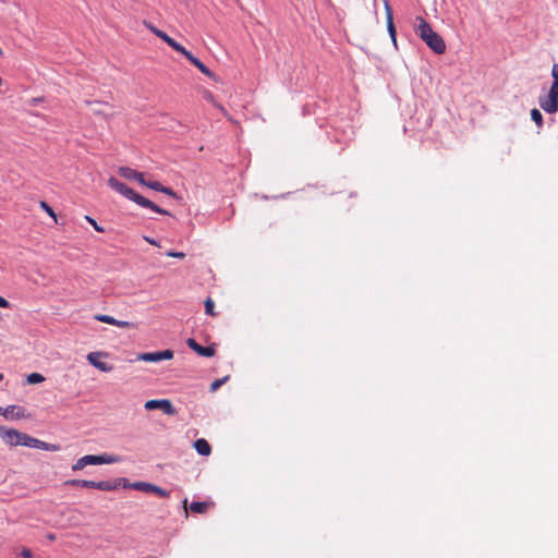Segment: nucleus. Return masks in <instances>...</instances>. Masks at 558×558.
<instances>
[{
    "instance_id": "nucleus-38",
    "label": "nucleus",
    "mask_w": 558,
    "mask_h": 558,
    "mask_svg": "<svg viewBox=\"0 0 558 558\" xmlns=\"http://www.w3.org/2000/svg\"><path fill=\"white\" fill-rule=\"evenodd\" d=\"M23 558H33V554L28 548H23L21 551Z\"/></svg>"
},
{
    "instance_id": "nucleus-41",
    "label": "nucleus",
    "mask_w": 558,
    "mask_h": 558,
    "mask_svg": "<svg viewBox=\"0 0 558 558\" xmlns=\"http://www.w3.org/2000/svg\"><path fill=\"white\" fill-rule=\"evenodd\" d=\"M85 104H86L87 106H97V105H100V102H99V101H90V100H85Z\"/></svg>"
},
{
    "instance_id": "nucleus-39",
    "label": "nucleus",
    "mask_w": 558,
    "mask_h": 558,
    "mask_svg": "<svg viewBox=\"0 0 558 558\" xmlns=\"http://www.w3.org/2000/svg\"><path fill=\"white\" fill-rule=\"evenodd\" d=\"M10 306V303L2 296H0V307L7 308Z\"/></svg>"
},
{
    "instance_id": "nucleus-42",
    "label": "nucleus",
    "mask_w": 558,
    "mask_h": 558,
    "mask_svg": "<svg viewBox=\"0 0 558 558\" xmlns=\"http://www.w3.org/2000/svg\"><path fill=\"white\" fill-rule=\"evenodd\" d=\"M93 112H94L95 114H97V116H104L102 110H100V109H98V108H94V109H93Z\"/></svg>"
},
{
    "instance_id": "nucleus-35",
    "label": "nucleus",
    "mask_w": 558,
    "mask_h": 558,
    "mask_svg": "<svg viewBox=\"0 0 558 558\" xmlns=\"http://www.w3.org/2000/svg\"><path fill=\"white\" fill-rule=\"evenodd\" d=\"M167 255L169 257H175V258H184L185 254L183 252H168Z\"/></svg>"
},
{
    "instance_id": "nucleus-2",
    "label": "nucleus",
    "mask_w": 558,
    "mask_h": 558,
    "mask_svg": "<svg viewBox=\"0 0 558 558\" xmlns=\"http://www.w3.org/2000/svg\"><path fill=\"white\" fill-rule=\"evenodd\" d=\"M108 185L116 192L120 193L121 195L125 196L128 199L133 201L134 203H136L137 205H140L144 208H149L153 211L161 214V215H167V216L170 215L169 211L160 208L159 206H157L155 203H153L148 198L140 195L133 189L129 187L126 184L119 181L114 177L109 178Z\"/></svg>"
},
{
    "instance_id": "nucleus-22",
    "label": "nucleus",
    "mask_w": 558,
    "mask_h": 558,
    "mask_svg": "<svg viewBox=\"0 0 558 558\" xmlns=\"http://www.w3.org/2000/svg\"><path fill=\"white\" fill-rule=\"evenodd\" d=\"M36 438L25 434V433H22L21 434V438H20V445L21 446H25V447H28V448H34V442H35Z\"/></svg>"
},
{
    "instance_id": "nucleus-44",
    "label": "nucleus",
    "mask_w": 558,
    "mask_h": 558,
    "mask_svg": "<svg viewBox=\"0 0 558 558\" xmlns=\"http://www.w3.org/2000/svg\"><path fill=\"white\" fill-rule=\"evenodd\" d=\"M3 379V374L0 373V381Z\"/></svg>"
},
{
    "instance_id": "nucleus-21",
    "label": "nucleus",
    "mask_w": 558,
    "mask_h": 558,
    "mask_svg": "<svg viewBox=\"0 0 558 558\" xmlns=\"http://www.w3.org/2000/svg\"><path fill=\"white\" fill-rule=\"evenodd\" d=\"M168 46H170L173 50L184 56L186 59L190 58V56L192 54L189 50H186L181 44L177 43L173 38L170 39Z\"/></svg>"
},
{
    "instance_id": "nucleus-26",
    "label": "nucleus",
    "mask_w": 558,
    "mask_h": 558,
    "mask_svg": "<svg viewBox=\"0 0 558 558\" xmlns=\"http://www.w3.org/2000/svg\"><path fill=\"white\" fill-rule=\"evenodd\" d=\"M214 308L215 302L211 300V298H207L205 301V313L210 316H216Z\"/></svg>"
},
{
    "instance_id": "nucleus-1",
    "label": "nucleus",
    "mask_w": 558,
    "mask_h": 558,
    "mask_svg": "<svg viewBox=\"0 0 558 558\" xmlns=\"http://www.w3.org/2000/svg\"><path fill=\"white\" fill-rule=\"evenodd\" d=\"M414 32L435 53L442 54L446 51L442 37L422 16L415 17Z\"/></svg>"
},
{
    "instance_id": "nucleus-36",
    "label": "nucleus",
    "mask_w": 558,
    "mask_h": 558,
    "mask_svg": "<svg viewBox=\"0 0 558 558\" xmlns=\"http://www.w3.org/2000/svg\"><path fill=\"white\" fill-rule=\"evenodd\" d=\"M161 193L169 195L171 197H177V193L172 189L167 186H163V191H161Z\"/></svg>"
},
{
    "instance_id": "nucleus-15",
    "label": "nucleus",
    "mask_w": 558,
    "mask_h": 558,
    "mask_svg": "<svg viewBox=\"0 0 558 558\" xmlns=\"http://www.w3.org/2000/svg\"><path fill=\"white\" fill-rule=\"evenodd\" d=\"M0 414L4 417H24V409L16 405H8L7 408H0Z\"/></svg>"
},
{
    "instance_id": "nucleus-34",
    "label": "nucleus",
    "mask_w": 558,
    "mask_h": 558,
    "mask_svg": "<svg viewBox=\"0 0 558 558\" xmlns=\"http://www.w3.org/2000/svg\"><path fill=\"white\" fill-rule=\"evenodd\" d=\"M34 444H35L34 448H36V449L46 450L48 448V442L43 441V440L37 439V438H36Z\"/></svg>"
},
{
    "instance_id": "nucleus-17",
    "label": "nucleus",
    "mask_w": 558,
    "mask_h": 558,
    "mask_svg": "<svg viewBox=\"0 0 558 558\" xmlns=\"http://www.w3.org/2000/svg\"><path fill=\"white\" fill-rule=\"evenodd\" d=\"M143 25L148 28L154 35H156L158 38L163 40L167 45L170 43L171 37L168 36L163 31L157 28L155 25H153L150 22L144 20Z\"/></svg>"
},
{
    "instance_id": "nucleus-14",
    "label": "nucleus",
    "mask_w": 558,
    "mask_h": 558,
    "mask_svg": "<svg viewBox=\"0 0 558 558\" xmlns=\"http://www.w3.org/2000/svg\"><path fill=\"white\" fill-rule=\"evenodd\" d=\"M100 355H101V353H99V352H92L87 355V360L96 368H98L102 372H110L112 369V366L108 365L107 363L100 362L99 361Z\"/></svg>"
},
{
    "instance_id": "nucleus-3",
    "label": "nucleus",
    "mask_w": 558,
    "mask_h": 558,
    "mask_svg": "<svg viewBox=\"0 0 558 558\" xmlns=\"http://www.w3.org/2000/svg\"><path fill=\"white\" fill-rule=\"evenodd\" d=\"M108 185L116 192L120 193L121 195L125 196L128 199L133 201L134 203H136L137 205H140L144 208H149L153 211L161 214V215H167V216L170 215L169 211L160 208L159 206H157L155 203H153L148 198L140 195L133 189L129 187L126 184L119 181L114 177L109 178Z\"/></svg>"
},
{
    "instance_id": "nucleus-28",
    "label": "nucleus",
    "mask_w": 558,
    "mask_h": 558,
    "mask_svg": "<svg viewBox=\"0 0 558 558\" xmlns=\"http://www.w3.org/2000/svg\"><path fill=\"white\" fill-rule=\"evenodd\" d=\"M229 379V376H225L222 378L216 379L210 385V391H216L219 387H221L227 380Z\"/></svg>"
},
{
    "instance_id": "nucleus-43",
    "label": "nucleus",
    "mask_w": 558,
    "mask_h": 558,
    "mask_svg": "<svg viewBox=\"0 0 558 558\" xmlns=\"http://www.w3.org/2000/svg\"><path fill=\"white\" fill-rule=\"evenodd\" d=\"M47 538L52 542L56 539V535L52 533H49V534H47Z\"/></svg>"
},
{
    "instance_id": "nucleus-40",
    "label": "nucleus",
    "mask_w": 558,
    "mask_h": 558,
    "mask_svg": "<svg viewBox=\"0 0 558 558\" xmlns=\"http://www.w3.org/2000/svg\"><path fill=\"white\" fill-rule=\"evenodd\" d=\"M144 240H145L146 242H148L149 244H151V245H158V244H157V242H156V240L150 239L149 236H144Z\"/></svg>"
},
{
    "instance_id": "nucleus-20",
    "label": "nucleus",
    "mask_w": 558,
    "mask_h": 558,
    "mask_svg": "<svg viewBox=\"0 0 558 558\" xmlns=\"http://www.w3.org/2000/svg\"><path fill=\"white\" fill-rule=\"evenodd\" d=\"M64 485L72 487L93 488V481L89 480H68Z\"/></svg>"
},
{
    "instance_id": "nucleus-10",
    "label": "nucleus",
    "mask_w": 558,
    "mask_h": 558,
    "mask_svg": "<svg viewBox=\"0 0 558 558\" xmlns=\"http://www.w3.org/2000/svg\"><path fill=\"white\" fill-rule=\"evenodd\" d=\"M22 432L0 426V437L10 446H19Z\"/></svg>"
},
{
    "instance_id": "nucleus-24",
    "label": "nucleus",
    "mask_w": 558,
    "mask_h": 558,
    "mask_svg": "<svg viewBox=\"0 0 558 558\" xmlns=\"http://www.w3.org/2000/svg\"><path fill=\"white\" fill-rule=\"evenodd\" d=\"M45 380V377L39 373H32L26 377V381L29 385L39 384Z\"/></svg>"
},
{
    "instance_id": "nucleus-30",
    "label": "nucleus",
    "mask_w": 558,
    "mask_h": 558,
    "mask_svg": "<svg viewBox=\"0 0 558 558\" xmlns=\"http://www.w3.org/2000/svg\"><path fill=\"white\" fill-rule=\"evenodd\" d=\"M114 326L120 327V328H136L137 324H135L133 322L118 320L117 319Z\"/></svg>"
},
{
    "instance_id": "nucleus-6",
    "label": "nucleus",
    "mask_w": 558,
    "mask_h": 558,
    "mask_svg": "<svg viewBox=\"0 0 558 558\" xmlns=\"http://www.w3.org/2000/svg\"><path fill=\"white\" fill-rule=\"evenodd\" d=\"M145 409L147 411H153V410H156V409H160L163 411V413L168 414V415H174L177 413L174 407L172 405L171 401L168 400V399H161V400H156V399H153V400H148L146 403H145Z\"/></svg>"
},
{
    "instance_id": "nucleus-16",
    "label": "nucleus",
    "mask_w": 558,
    "mask_h": 558,
    "mask_svg": "<svg viewBox=\"0 0 558 558\" xmlns=\"http://www.w3.org/2000/svg\"><path fill=\"white\" fill-rule=\"evenodd\" d=\"M194 448L197 451V453L201 456L207 457L211 452V447H210L209 442L204 438H199V439L195 440Z\"/></svg>"
},
{
    "instance_id": "nucleus-25",
    "label": "nucleus",
    "mask_w": 558,
    "mask_h": 558,
    "mask_svg": "<svg viewBox=\"0 0 558 558\" xmlns=\"http://www.w3.org/2000/svg\"><path fill=\"white\" fill-rule=\"evenodd\" d=\"M531 118L538 128L543 126V116L538 109L531 110Z\"/></svg>"
},
{
    "instance_id": "nucleus-5",
    "label": "nucleus",
    "mask_w": 558,
    "mask_h": 558,
    "mask_svg": "<svg viewBox=\"0 0 558 558\" xmlns=\"http://www.w3.org/2000/svg\"><path fill=\"white\" fill-rule=\"evenodd\" d=\"M128 487H131L136 490H141V492H145V493H154L163 498L169 497V495H170V493L167 492L166 489H163L155 484L146 483V482H135L132 484H128Z\"/></svg>"
},
{
    "instance_id": "nucleus-8",
    "label": "nucleus",
    "mask_w": 558,
    "mask_h": 558,
    "mask_svg": "<svg viewBox=\"0 0 558 558\" xmlns=\"http://www.w3.org/2000/svg\"><path fill=\"white\" fill-rule=\"evenodd\" d=\"M123 482V487H128V483L125 478H117L113 481H93V488L104 490V492H110L116 490L121 486V483Z\"/></svg>"
},
{
    "instance_id": "nucleus-19",
    "label": "nucleus",
    "mask_w": 558,
    "mask_h": 558,
    "mask_svg": "<svg viewBox=\"0 0 558 558\" xmlns=\"http://www.w3.org/2000/svg\"><path fill=\"white\" fill-rule=\"evenodd\" d=\"M209 506L210 504L207 501H193L190 505V510L194 513H205L208 510Z\"/></svg>"
},
{
    "instance_id": "nucleus-4",
    "label": "nucleus",
    "mask_w": 558,
    "mask_h": 558,
    "mask_svg": "<svg viewBox=\"0 0 558 558\" xmlns=\"http://www.w3.org/2000/svg\"><path fill=\"white\" fill-rule=\"evenodd\" d=\"M551 76L554 78V82L550 86L549 93L545 99L539 100V106L543 108V106H546L549 104V107L554 108V104L556 102V99H558V63H554L551 68Z\"/></svg>"
},
{
    "instance_id": "nucleus-33",
    "label": "nucleus",
    "mask_w": 558,
    "mask_h": 558,
    "mask_svg": "<svg viewBox=\"0 0 558 558\" xmlns=\"http://www.w3.org/2000/svg\"><path fill=\"white\" fill-rule=\"evenodd\" d=\"M548 107H549V104L546 105V106H543L542 109L545 112H547V113H555V112H557L558 111V99H556V102L554 104V108L553 107L548 108Z\"/></svg>"
},
{
    "instance_id": "nucleus-29",
    "label": "nucleus",
    "mask_w": 558,
    "mask_h": 558,
    "mask_svg": "<svg viewBox=\"0 0 558 558\" xmlns=\"http://www.w3.org/2000/svg\"><path fill=\"white\" fill-rule=\"evenodd\" d=\"M40 207L50 216L54 219V221H57V216H56V213L53 211L52 207L49 206L46 202L41 201L40 202Z\"/></svg>"
},
{
    "instance_id": "nucleus-11",
    "label": "nucleus",
    "mask_w": 558,
    "mask_h": 558,
    "mask_svg": "<svg viewBox=\"0 0 558 558\" xmlns=\"http://www.w3.org/2000/svg\"><path fill=\"white\" fill-rule=\"evenodd\" d=\"M186 344L190 349L196 352L201 356L210 357L215 354V348L213 345L203 347L195 339L189 338Z\"/></svg>"
},
{
    "instance_id": "nucleus-37",
    "label": "nucleus",
    "mask_w": 558,
    "mask_h": 558,
    "mask_svg": "<svg viewBox=\"0 0 558 558\" xmlns=\"http://www.w3.org/2000/svg\"><path fill=\"white\" fill-rule=\"evenodd\" d=\"M61 449L60 445H57V444H49L48 442V448L46 449V451H59Z\"/></svg>"
},
{
    "instance_id": "nucleus-32",
    "label": "nucleus",
    "mask_w": 558,
    "mask_h": 558,
    "mask_svg": "<svg viewBox=\"0 0 558 558\" xmlns=\"http://www.w3.org/2000/svg\"><path fill=\"white\" fill-rule=\"evenodd\" d=\"M86 220L94 227V229L98 232H104L105 229L102 227H100L95 219L90 218L89 216H86L85 217Z\"/></svg>"
},
{
    "instance_id": "nucleus-12",
    "label": "nucleus",
    "mask_w": 558,
    "mask_h": 558,
    "mask_svg": "<svg viewBox=\"0 0 558 558\" xmlns=\"http://www.w3.org/2000/svg\"><path fill=\"white\" fill-rule=\"evenodd\" d=\"M384 4H385L386 17H387V31L389 33V36H390L393 45L396 46L397 45V38H396L397 33H396V27L393 24L392 10H391V7H390L388 0H385Z\"/></svg>"
},
{
    "instance_id": "nucleus-18",
    "label": "nucleus",
    "mask_w": 558,
    "mask_h": 558,
    "mask_svg": "<svg viewBox=\"0 0 558 558\" xmlns=\"http://www.w3.org/2000/svg\"><path fill=\"white\" fill-rule=\"evenodd\" d=\"M187 60L194 66H196L203 74H205L208 77H214V73L199 59L191 54L190 58H187Z\"/></svg>"
},
{
    "instance_id": "nucleus-13",
    "label": "nucleus",
    "mask_w": 558,
    "mask_h": 558,
    "mask_svg": "<svg viewBox=\"0 0 558 558\" xmlns=\"http://www.w3.org/2000/svg\"><path fill=\"white\" fill-rule=\"evenodd\" d=\"M119 173L121 177L129 180H136L140 184L144 185L145 179L142 172H137L136 170L129 167H121L119 169Z\"/></svg>"
},
{
    "instance_id": "nucleus-23",
    "label": "nucleus",
    "mask_w": 558,
    "mask_h": 558,
    "mask_svg": "<svg viewBox=\"0 0 558 558\" xmlns=\"http://www.w3.org/2000/svg\"><path fill=\"white\" fill-rule=\"evenodd\" d=\"M95 320L97 322H101V323H106V324H109V325H116V318L110 316V315H106V314H96L94 316Z\"/></svg>"
},
{
    "instance_id": "nucleus-9",
    "label": "nucleus",
    "mask_w": 558,
    "mask_h": 558,
    "mask_svg": "<svg viewBox=\"0 0 558 558\" xmlns=\"http://www.w3.org/2000/svg\"><path fill=\"white\" fill-rule=\"evenodd\" d=\"M173 357L172 350H163L158 352L143 353L140 355V360L145 362H160L162 360H171Z\"/></svg>"
},
{
    "instance_id": "nucleus-31",
    "label": "nucleus",
    "mask_w": 558,
    "mask_h": 558,
    "mask_svg": "<svg viewBox=\"0 0 558 558\" xmlns=\"http://www.w3.org/2000/svg\"><path fill=\"white\" fill-rule=\"evenodd\" d=\"M86 461L84 459V457L80 458L78 460H76V462L72 465V471L76 472V471H81L83 470L85 466H87Z\"/></svg>"
},
{
    "instance_id": "nucleus-7",
    "label": "nucleus",
    "mask_w": 558,
    "mask_h": 558,
    "mask_svg": "<svg viewBox=\"0 0 558 558\" xmlns=\"http://www.w3.org/2000/svg\"><path fill=\"white\" fill-rule=\"evenodd\" d=\"M84 459L86 460L87 465H99V464H112L120 461V458L118 456L112 454H87L84 456Z\"/></svg>"
},
{
    "instance_id": "nucleus-27",
    "label": "nucleus",
    "mask_w": 558,
    "mask_h": 558,
    "mask_svg": "<svg viewBox=\"0 0 558 558\" xmlns=\"http://www.w3.org/2000/svg\"><path fill=\"white\" fill-rule=\"evenodd\" d=\"M144 185L154 191H157V192L163 191V185L161 183H159L158 181H146L145 180Z\"/></svg>"
}]
</instances>
